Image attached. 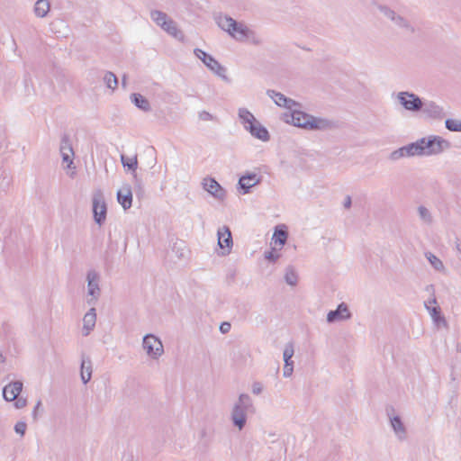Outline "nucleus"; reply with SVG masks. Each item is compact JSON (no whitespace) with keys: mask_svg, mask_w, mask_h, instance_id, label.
<instances>
[{"mask_svg":"<svg viewBox=\"0 0 461 461\" xmlns=\"http://www.w3.org/2000/svg\"><path fill=\"white\" fill-rule=\"evenodd\" d=\"M288 238L287 228L281 224L276 227L272 236L271 245L273 250H280L285 246Z\"/></svg>","mask_w":461,"mask_h":461,"instance_id":"obj_6","label":"nucleus"},{"mask_svg":"<svg viewBox=\"0 0 461 461\" xmlns=\"http://www.w3.org/2000/svg\"><path fill=\"white\" fill-rule=\"evenodd\" d=\"M15 431L20 434L21 436H23L26 430V424L24 422H17L14 427Z\"/></svg>","mask_w":461,"mask_h":461,"instance_id":"obj_36","label":"nucleus"},{"mask_svg":"<svg viewBox=\"0 0 461 461\" xmlns=\"http://www.w3.org/2000/svg\"><path fill=\"white\" fill-rule=\"evenodd\" d=\"M195 53L199 59H201L203 62H206V59L209 55H207L204 51L201 50H196Z\"/></svg>","mask_w":461,"mask_h":461,"instance_id":"obj_39","label":"nucleus"},{"mask_svg":"<svg viewBox=\"0 0 461 461\" xmlns=\"http://www.w3.org/2000/svg\"><path fill=\"white\" fill-rule=\"evenodd\" d=\"M118 202H131L132 194L130 186H122L117 193Z\"/></svg>","mask_w":461,"mask_h":461,"instance_id":"obj_23","label":"nucleus"},{"mask_svg":"<svg viewBox=\"0 0 461 461\" xmlns=\"http://www.w3.org/2000/svg\"><path fill=\"white\" fill-rule=\"evenodd\" d=\"M126 204H127L126 203H122L124 210H127L131 206V203H128V206H126Z\"/></svg>","mask_w":461,"mask_h":461,"instance_id":"obj_45","label":"nucleus"},{"mask_svg":"<svg viewBox=\"0 0 461 461\" xmlns=\"http://www.w3.org/2000/svg\"><path fill=\"white\" fill-rule=\"evenodd\" d=\"M450 143L439 136H434V154L449 149Z\"/></svg>","mask_w":461,"mask_h":461,"instance_id":"obj_21","label":"nucleus"},{"mask_svg":"<svg viewBox=\"0 0 461 461\" xmlns=\"http://www.w3.org/2000/svg\"><path fill=\"white\" fill-rule=\"evenodd\" d=\"M294 355V348L293 347H287L285 351H284V359H285V362L287 364L288 362H290L292 357Z\"/></svg>","mask_w":461,"mask_h":461,"instance_id":"obj_32","label":"nucleus"},{"mask_svg":"<svg viewBox=\"0 0 461 461\" xmlns=\"http://www.w3.org/2000/svg\"><path fill=\"white\" fill-rule=\"evenodd\" d=\"M41 402H38V403H37V405H36V408H35V409H36V410H37V409H39V408H40V406H41Z\"/></svg>","mask_w":461,"mask_h":461,"instance_id":"obj_46","label":"nucleus"},{"mask_svg":"<svg viewBox=\"0 0 461 461\" xmlns=\"http://www.w3.org/2000/svg\"><path fill=\"white\" fill-rule=\"evenodd\" d=\"M419 212L422 218H425V216H427L429 214V211L427 209H425L423 206L419 208Z\"/></svg>","mask_w":461,"mask_h":461,"instance_id":"obj_42","label":"nucleus"},{"mask_svg":"<svg viewBox=\"0 0 461 461\" xmlns=\"http://www.w3.org/2000/svg\"><path fill=\"white\" fill-rule=\"evenodd\" d=\"M456 349L457 352H461V343H457L456 346Z\"/></svg>","mask_w":461,"mask_h":461,"instance_id":"obj_44","label":"nucleus"},{"mask_svg":"<svg viewBox=\"0 0 461 461\" xmlns=\"http://www.w3.org/2000/svg\"><path fill=\"white\" fill-rule=\"evenodd\" d=\"M259 181L260 178L257 174L250 173L244 175L240 178L239 185L243 190V193H248L249 188L258 185Z\"/></svg>","mask_w":461,"mask_h":461,"instance_id":"obj_11","label":"nucleus"},{"mask_svg":"<svg viewBox=\"0 0 461 461\" xmlns=\"http://www.w3.org/2000/svg\"><path fill=\"white\" fill-rule=\"evenodd\" d=\"M104 80L109 88L114 89L117 86V78L113 73H107L104 77Z\"/></svg>","mask_w":461,"mask_h":461,"instance_id":"obj_29","label":"nucleus"},{"mask_svg":"<svg viewBox=\"0 0 461 461\" xmlns=\"http://www.w3.org/2000/svg\"><path fill=\"white\" fill-rule=\"evenodd\" d=\"M233 421L239 427L240 429H242L245 423V416L241 410L236 408L233 412Z\"/></svg>","mask_w":461,"mask_h":461,"instance_id":"obj_27","label":"nucleus"},{"mask_svg":"<svg viewBox=\"0 0 461 461\" xmlns=\"http://www.w3.org/2000/svg\"><path fill=\"white\" fill-rule=\"evenodd\" d=\"M95 320L96 314L95 309H91L84 317V327L86 330V334L94 328Z\"/></svg>","mask_w":461,"mask_h":461,"instance_id":"obj_18","label":"nucleus"},{"mask_svg":"<svg viewBox=\"0 0 461 461\" xmlns=\"http://www.w3.org/2000/svg\"><path fill=\"white\" fill-rule=\"evenodd\" d=\"M218 245L225 252H230L232 247V238L229 228L222 227L218 230Z\"/></svg>","mask_w":461,"mask_h":461,"instance_id":"obj_8","label":"nucleus"},{"mask_svg":"<svg viewBox=\"0 0 461 461\" xmlns=\"http://www.w3.org/2000/svg\"><path fill=\"white\" fill-rule=\"evenodd\" d=\"M434 326L438 330L443 329L445 330L448 328L446 319L440 315V312L437 307H434Z\"/></svg>","mask_w":461,"mask_h":461,"instance_id":"obj_22","label":"nucleus"},{"mask_svg":"<svg viewBox=\"0 0 461 461\" xmlns=\"http://www.w3.org/2000/svg\"><path fill=\"white\" fill-rule=\"evenodd\" d=\"M266 258L267 259H276L278 258V255L275 252V250L272 249V251L268 252L267 255H266Z\"/></svg>","mask_w":461,"mask_h":461,"instance_id":"obj_41","label":"nucleus"},{"mask_svg":"<svg viewBox=\"0 0 461 461\" xmlns=\"http://www.w3.org/2000/svg\"><path fill=\"white\" fill-rule=\"evenodd\" d=\"M230 329V324L229 322H223L220 326V330L222 333H227Z\"/></svg>","mask_w":461,"mask_h":461,"instance_id":"obj_40","label":"nucleus"},{"mask_svg":"<svg viewBox=\"0 0 461 461\" xmlns=\"http://www.w3.org/2000/svg\"><path fill=\"white\" fill-rule=\"evenodd\" d=\"M432 145V139L423 138L414 143L402 147L398 150L393 152L392 158L396 159L402 157L409 156H422L429 153V149Z\"/></svg>","mask_w":461,"mask_h":461,"instance_id":"obj_2","label":"nucleus"},{"mask_svg":"<svg viewBox=\"0 0 461 461\" xmlns=\"http://www.w3.org/2000/svg\"><path fill=\"white\" fill-rule=\"evenodd\" d=\"M285 122L294 126L306 129H324L329 123L322 119L314 118L303 112L294 111L290 114L285 113Z\"/></svg>","mask_w":461,"mask_h":461,"instance_id":"obj_1","label":"nucleus"},{"mask_svg":"<svg viewBox=\"0 0 461 461\" xmlns=\"http://www.w3.org/2000/svg\"><path fill=\"white\" fill-rule=\"evenodd\" d=\"M218 24L222 30L226 31L231 37L238 41H244L252 34V32L247 26L242 23H238L230 17H220Z\"/></svg>","mask_w":461,"mask_h":461,"instance_id":"obj_3","label":"nucleus"},{"mask_svg":"<svg viewBox=\"0 0 461 461\" xmlns=\"http://www.w3.org/2000/svg\"><path fill=\"white\" fill-rule=\"evenodd\" d=\"M392 425L396 432L403 431L402 424L399 418H393L392 420Z\"/></svg>","mask_w":461,"mask_h":461,"instance_id":"obj_33","label":"nucleus"},{"mask_svg":"<svg viewBox=\"0 0 461 461\" xmlns=\"http://www.w3.org/2000/svg\"><path fill=\"white\" fill-rule=\"evenodd\" d=\"M93 211H94L95 219L96 222L100 224L105 218V214H106L105 203H94Z\"/></svg>","mask_w":461,"mask_h":461,"instance_id":"obj_17","label":"nucleus"},{"mask_svg":"<svg viewBox=\"0 0 461 461\" xmlns=\"http://www.w3.org/2000/svg\"><path fill=\"white\" fill-rule=\"evenodd\" d=\"M87 279H88L89 294L91 295H94L95 293H97L99 291L97 284L95 283V281L97 279V276H96V275L95 273H89L88 276H87Z\"/></svg>","mask_w":461,"mask_h":461,"instance_id":"obj_26","label":"nucleus"},{"mask_svg":"<svg viewBox=\"0 0 461 461\" xmlns=\"http://www.w3.org/2000/svg\"><path fill=\"white\" fill-rule=\"evenodd\" d=\"M273 94L274 95H271V97L274 99V102L279 106H284L291 109L295 104V103L293 100L285 98L282 94L275 92H273Z\"/></svg>","mask_w":461,"mask_h":461,"instance_id":"obj_15","label":"nucleus"},{"mask_svg":"<svg viewBox=\"0 0 461 461\" xmlns=\"http://www.w3.org/2000/svg\"><path fill=\"white\" fill-rule=\"evenodd\" d=\"M16 402H14V406L17 409L23 408L26 405V400L23 398H17L15 399Z\"/></svg>","mask_w":461,"mask_h":461,"instance_id":"obj_38","label":"nucleus"},{"mask_svg":"<svg viewBox=\"0 0 461 461\" xmlns=\"http://www.w3.org/2000/svg\"><path fill=\"white\" fill-rule=\"evenodd\" d=\"M240 118L242 121V123L244 124V127L248 129H253V125L256 123V119L254 118L253 114L250 113L247 110H240Z\"/></svg>","mask_w":461,"mask_h":461,"instance_id":"obj_13","label":"nucleus"},{"mask_svg":"<svg viewBox=\"0 0 461 461\" xmlns=\"http://www.w3.org/2000/svg\"><path fill=\"white\" fill-rule=\"evenodd\" d=\"M23 389V384L20 382H14L6 386H5L3 390V395L4 398L6 401H14L17 399L18 395L20 394L21 391Z\"/></svg>","mask_w":461,"mask_h":461,"instance_id":"obj_10","label":"nucleus"},{"mask_svg":"<svg viewBox=\"0 0 461 461\" xmlns=\"http://www.w3.org/2000/svg\"><path fill=\"white\" fill-rule=\"evenodd\" d=\"M122 161L124 167H128L129 168H134L137 165L136 158H128L126 160L124 156H122Z\"/></svg>","mask_w":461,"mask_h":461,"instance_id":"obj_31","label":"nucleus"},{"mask_svg":"<svg viewBox=\"0 0 461 461\" xmlns=\"http://www.w3.org/2000/svg\"><path fill=\"white\" fill-rule=\"evenodd\" d=\"M61 155L66 167H70L73 163V150L67 142L61 147Z\"/></svg>","mask_w":461,"mask_h":461,"instance_id":"obj_14","label":"nucleus"},{"mask_svg":"<svg viewBox=\"0 0 461 461\" xmlns=\"http://www.w3.org/2000/svg\"><path fill=\"white\" fill-rule=\"evenodd\" d=\"M151 17L153 21L158 25L162 27L167 32H168L176 38L183 39V35L180 32V31H178V29L176 28V23L172 20H170L166 14L159 11H155L151 14Z\"/></svg>","mask_w":461,"mask_h":461,"instance_id":"obj_4","label":"nucleus"},{"mask_svg":"<svg viewBox=\"0 0 461 461\" xmlns=\"http://www.w3.org/2000/svg\"><path fill=\"white\" fill-rule=\"evenodd\" d=\"M34 11L37 16L44 17L50 11V3L48 0H38Z\"/></svg>","mask_w":461,"mask_h":461,"instance_id":"obj_16","label":"nucleus"},{"mask_svg":"<svg viewBox=\"0 0 461 461\" xmlns=\"http://www.w3.org/2000/svg\"><path fill=\"white\" fill-rule=\"evenodd\" d=\"M446 128L451 131H461V121L455 119H447L445 122Z\"/></svg>","mask_w":461,"mask_h":461,"instance_id":"obj_28","label":"nucleus"},{"mask_svg":"<svg viewBox=\"0 0 461 461\" xmlns=\"http://www.w3.org/2000/svg\"><path fill=\"white\" fill-rule=\"evenodd\" d=\"M434 270L441 272L443 274L447 273L443 262L440 259H438V258H436L435 256H434Z\"/></svg>","mask_w":461,"mask_h":461,"instance_id":"obj_30","label":"nucleus"},{"mask_svg":"<svg viewBox=\"0 0 461 461\" xmlns=\"http://www.w3.org/2000/svg\"><path fill=\"white\" fill-rule=\"evenodd\" d=\"M91 365L90 362L86 363L85 360L82 361L81 365V379L86 384L91 378Z\"/></svg>","mask_w":461,"mask_h":461,"instance_id":"obj_25","label":"nucleus"},{"mask_svg":"<svg viewBox=\"0 0 461 461\" xmlns=\"http://www.w3.org/2000/svg\"><path fill=\"white\" fill-rule=\"evenodd\" d=\"M398 99L401 104L409 111H418L422 106L421 100L413 94L401 92L398 95Z\"/></svg>","mask_w":461,"mask_h":461,"instance_id":"obj_5","label":"nucleus"},{"mask_svg":"<svg viewBox=\"0 0 461 461\" xmlns=\"http://www.w3.org/2000/svg\"><path fill=\"white\" fill-rule=\"evenodd\" d=\"M350 314L346 305L340 304L336 311H331L327 316L328 321L344 320L349 318Z\"/></svg>","mask_w":461,"mask_h":461,"instance_id":"obj_12","label":"nucleus"},{"mask_svg":"<svg viewBox=\"0 0 461 461\" xmlns=\"http://www.w3.org/2000/svg\"><path fill=\"white\" fill-rule=\"evenodd\" d=\"M131 100L135 104V105L138 106L139 108H140L144 111L149 110V104L148 100L141 95L133 94L131 96Z\"/></svg>","mask_w":461,"mask_h":461,"instance_id":"obj_24","label":"nucleus"},{"mask_svg":"<svg viewBox=\"0 0 461 461\" xmlns=\"http://www.w3.org/2000/svg\"><path fill=\"white\" fill-rule=\"evenodd\" d=\"M285 280L290 285H294L297 280L296 275L293 271H289L285 274Z\"/></svg>","mask_w":461,"mask_h":461,"instance_id":"obj_34","label":"nucleus"},{"mask_svg":"<svg viewBox=\"0 0 461 461\" xmlns=\"http://www.w3.org/2000/svg\"><path fill=\"white\" fill-rule=\"evenodd\" d=\"M143 348L152 357L160 356L163 352L162 343L152 335H148L144 338Z\"/></svg>","mask_w":461,"mask_h":461,"instance_id":"obj_7","label":"nucleus"},{"mask_svg":"<svg viewBox=\"0 0 461 461\" xmlns=\"http://www.w3.org/2000/svg\"><path fill=\"white\" fill-rule=\"evenodd\" d=\"M441 112H442V109H441L440 107H438V106L436 107V106H434V110H433L434 117H435V116H439V115H440V113H441Z\"/></svg>","mask_w":461,"mask_h":461,"instance_id":"obj_43","label":"nucleus"},{"mask_svg":"<svg viewBox=\"0 0 461 461\" xmlns=\"http://www.w3.org/2000/svg\"><path fill=\"white\" fill-rule=\"evenodd\" d=\"M252 135L256 136L257 138L267 140L268 139V132L267 131L263 128L258 122L253 125V129H248Z\"/></svg>","mask_w":461,"mask_h":461,"instance_id":"obj_19","label":"nucleus"},{"mask_svg":"<svg viewBox=\"0 0 461 461\" xmlns=\"http://www.w3.org/2000/svg\"><path fill=\"white\" fill-rule=\"evenodd\" d=\"M292 372H293V362H288L287 364L285 363V367H284V375L285 376H289V375H291Z\"/></svg>","mask_w":461,"mask_h":461,"instance_id":"obj_37","label":"nucleus"},{"mask_svg":"<svg viewBox=\"0 0 461 461\" xmlns=\"http://www.w3.org/2000/svg\"><path fill=\"white\" fill-rule=\"evenodd\" d=\"M252 135L256 136L257 138L267 140L268 139V132L267 131L263 128L258 122L253 125V129H248Z\"/></svg>","mask_w":461,"mask_h":461,"instance_id":"obj_20","label":"nucleus"},{"mask_svg":"<svg viewBox=\"0 0 461 461\" xmlns=\"http://www.w3.org/2000/svg\"><path fill=\"white\" fill-rule=\"evenodd\" d=\"M211 69L215 70L219 68V64L211 56H208L206 62H204Z\"/></svg>","mask_w":461,"mask_h":461,"instance_id":"obj_35","label":"nucleus"},{"mask_svg":"<svg viewBox=\"0 0 461 461\" xmlns=\"http://www.w3.org/2000/svg\"><path fill=\"white\" fill-rule=\"evenodd\" d=\"M203 188L212 194L215 198L221 199L223 197L224 191L221 186L213 178H204Z\"/></svg>","mask_w":461,"mask_h":461,"instance_id":"obj_9","label":"nucleus"}]
</instances>
